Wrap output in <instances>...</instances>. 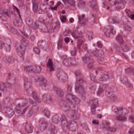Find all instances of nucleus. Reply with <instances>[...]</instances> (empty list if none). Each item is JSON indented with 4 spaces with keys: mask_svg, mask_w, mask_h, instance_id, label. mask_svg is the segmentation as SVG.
Segmentation results:
<instances>
[{
    "mask_svg": "<svg viewBox=\"0 0 134 134\" xmlns=\"http://www.w3.org/2000/svg\"><path fill=\"white\" fill-rule=\"evenodd\" d=\"M76 77V82L75 84V90L81 94H85L86 91L84 90V86H87V83L82 78L81 73L77 71L75 73Z\"/></svg>",
    "mask_w": 134,
    "mask_h": 134,
    "instance_id": "1",
    "label": "nucleus"
},
{
    "mask_svg": "<svg viewBox=\"0 0 134 134\" xmlns=\"http://www.w3.org/2000/svg\"><path fill=\"white\" fill-rule=\"evenodd\" d=\"M112 110L116 114L115 119L116 120L121 121L126 119V115L127 113L126 109L121 107H118L115 105H113L112 107Z\"/></svg>",
    "mask_w": 134,
    "mask_h": 134,
    "instance_id": "2",
    "label": "nucleus"
},
{
    "mask_svg": "<svg viewBox=\"0 0 134 134\" xmlns=\"http://www.w3.org/2000/svg\"><path fill=\"white\" fill-rule=\"evenodd\" d=\"M82 34H80L77 29L74 28L73 31L71 33L72 36L74 38L77 39V46L79 49V52L80 53L81 49L80 46L82 44L83 42V39Z\"/></svg>",
    "mask_w": 134,
    "mask_h": 134,
    "instance_id": "3",
    "label": "nucleus"
},
{
    "mask_svg": "<svg viewBox=\"0 0 134 134\" xmlns=\"http://www.w3.org/2000/svg\"><path fill=\"white\" fill-rule=\"evenodd\" d=\"M66 98L67 102L72 104H77L80 102L79 99L73 95L71 93L67 94Z\"/></svg>",
    "mask_w": 134,
    "mask_h": 134,
    "instance_id": "4",
    "label": "nucleus"
},
{
    "mask_svg": "<svg viewBox=\"0 0 134 134\" xmlns=\"http://www.w3.org/2000/svg\"><path fill=\"white\" fill-rule=\"evenodd\" d=\"M12 8L14 12H16L18 14L19 18L18 19H15L13 21V24L16 27H20L22 25V21L20 18V16L19 14V11L18 9L15 6H13Z\"/></svg>",
    "mask_w": 134,
    "mask_h": 134,
    "instance_id": "5",
    "label": "nucleus"
},
{
    "mask_svg": "<svg viewBox=\"0 0 134 134\" xmlns=\"http://www.w3.org/2000/svg\"><path fill=\"white\" fill-rule=\"evenodd\" d=\"M105 95L109 99L114 100L116 97L113 89L110 88H108L107 89L105 92Z\"/></svg>",
    "mask_w": 134,
    "mask_h": 134,
    "instance_id": "6",
    "label": "nucleus"
},
{
    "mask_svg": "<svg viewBox=\"0 0 134 134\" xmlns=\"http://www.w3.org/2000/svg\"><path fill=\"white\" fill-rule=\"evenodd\" d=\"M61 121L62 125H64V127H66L68 129L69 128V125L71 124V121L67 120L65 116L64 115H62L60 119Z\"/></svg>",
    "mask_w": 134,
    "mask_h": 134,
    "instance_id": "7",
    "label": "nucleus"
},
{
    "mask_svg": "<svg viewBox=\"0 0 134 134\" xmlns=\"http://www.w3.org/2000/svg\"><path fill=\"white\" fill-rule=\"evenodd\" d=\"M104 34L106 37H108L110 36V33L109 32H110V33L113 34H115L116 33V31L114 30V28L113 26H110L109 27V30H107V31L104 29Z\"/></svg>",
    "mask_w": 134,
    "mask_h": 134,
    "instance_id": "8",
    "label": "nucleus"
},
{
    "mask_svg": "<svg viewBox=\"0 0 134 134\" xmlns=\"http://www.w3.org/2000/svg\"><path fill=\"white\" fill-rule=\"evenodd\" d=\"M121 81L123 83L126 85L127 87H129L131 89L133 88L132 85L130 83L126 77H123L121 79Z\"/></svg>",
    "mask_w": 134,
    "mask_h": 134,
    "instance_id": "9",
    "label": "nucleus"
},
{
    "mask_svg": "<svg viewBox=\"0 0 134 134\" xmlns=\"http://www.w3.org/2000/svg\"><path fill=\"white\" fill-rule=\"evenodd\" d=\"M24 128L25 131L28 133H31L33 130L31 124L28 123H26L24 125Z\"/></svg>",
    "mask_w": 134,
    "mask_h": 134,
    "instance_id": "10",
    "label": "nucleus"
},
{
    "mask_svg": "<svg viewBox=\"0 0 134 134\" xmlns=\"http://www.w3.org/2000/svg\"><path fill=\"white\" fill-rule=\"evenodd\" d=\"M39 127L41 130H44L47 127V125L46 122L45 121H42L41 120L39 121Z\"/></svg>",
    "mask_w": 134,
    "mask_h": 134,
    "instance_id": "11",
    "label": "nucleus"
},
{
    "mask_svg": "<svg viewBox=\"0 0 134 134\" xmlns=\"http://www.w3.org/2000/svg\"><path fill=\"white\" fill-rule=\"evenodd\" d=\"M16 49L19 55H21V57L24 54V50L20 46H16Z\"/></svg>",
    "mask_w": 134,
    "mask_h": 134,
    "instance_id": "12",
    "label": "nucleus"
},
{
    "mask_svg": "<svg viewBox=\"0 0 134 134\" xmlns=\"http://www.w3.org/2000/svg\"><path fill=\"white\" fill-rule=\"evenodd\" d=\"M89 103L91 105V108H96L98 105V100L95 99H93L90 101Z\"/></svg>",
    "mask_w": 134,
    "mask_h": 134,
    "instance_id": "13",
    "label": "nucleus"
},
{
    "mask_svg": "<svg viewBox=\"0 0 134 134\" xmlns=\"http://www.w3.org/2000/svg\"><path fill=\"white\" fill-rule=\"evenodd\" d=\"M5 26L12 33L15 34H18V32H17V30L13 28V26H11L10 25L6 24L5 25Z\"/></svg>",
    "mask_w": 134,
    "mask_h": 134,
    "instance_id": "14",
    "label": "nucleus"
},
{
    "mask_svg": "<svg viewBox=\"0 0 134 134\" xmlns=\"http://www.w3.org/2000/svg\"><path fill=\"white\" fill-rule=\"evenodd\" d=\"M36 0H32L33 3V9L34 12L36 13L38 10V3L37 2H35Z\"/></svg>",
    "mask_w": 134,
    "mask_h": 134,
    "instance_id": "15",
    "label": "nucleus"
},
{
    "mask_svg": "<svg viewBox=\"0 0 134 134\" xmlns=\"http://www.w3.org/2000/svg\"><path fill=\"white\" fill-rule=\"evenodd\" d=\"M80 23V24L85 25L87 22V19L85 17V15H82L81 16L78 18Z\"/></svg>",
    "mask_w": 134,
    "mask_h": 134,
    "instance_id": "16",
    "label": "nucleus"
},
{
    "mask_svg": "<svg viewBox=\"0 0 134 134\" xmlns=\"http://www.w3.org/2000/svg\"><path fill=\"white\" fill-rule=\"evenodd\" d=\"M120 46L122 50L124 52H127L130 50L129 47L126 44L123 43L120 45Z\"/></svg>",
    "mask_w": 134,
    "mask_h": 134,
    "instance_id": "17",
    "label": "nucleus"
},
{
    "mask_svg": "<svg viewBox=\"0 0 134 134\" xmlns=\"http://www.w3.org/2000/svg\"><path fill=\"white\" fill-rule=\"evenodd\" d=\"M77 110H74L72 112L70 118L71 119L74 120L77 119L78 118L77 115Z\"/></svg>",
    "mask_w": 134,
    "mask_h": 134,
    "instance_id": "18",
    "label": "nucleus"
},
{
    "mask_svg": "<svg viewBox=\"0 0 134 134\" xmlns=\"http://www.w3.org/2000/svg\"><path fill=\"white\" fill-rule=\"evenodd\" d=\"M47 66L50 69V71H51L54 70V68L53 67V64L52 61L50 59H49L48 60Z\"/></svg>",
    "mask_w": 134,
    "mask_h": 134,
    "instance_id": "19",
    "label": "nucleus"
},
{
    "mask_svg": "<svg viewBox=\"0 0 134 134\" xmlns=\"http://www.w3.org/2000/svg\"><path fill=\"white\" fill-rule=\"evenodd\" d=\"M24 70L26 71H32L34 72V71H35V66H27L24 68Z\"/></svg>",
    "mask_w": 134,
    "mask_h": 134,
    "instance_id": "20",
    "label": "nucleus"
},
{
    "mask_svg": "<svg viewBox=\"0 0 134 134\" xmlns=\"http://www.w3.org/2000/svg\"><path fill=\"white\" fill-rule=\"evenodd\" d=\"M65 4L68 3L70 6H74L75 5L74 0H62Z\"/></svg>",
    "mask_w": 134,
    "mask_h": 134,
    "instance_id": "21",
    "label": "nucleus"
},
{
    "mask_svg": "<svg viewBox=\"0 0 134 134\" xmlns=\"http://www.w3.org/2000/svg\"><path fill=\"white\" fill-rule=\"evenodd\" d=\"M116 40L120 44V45L123 43L124 42V41L123 40L122 35L120 34H118L117 36Z\"/></svg>",
    "mask_w": 134,
    "mask_h": 134,
    "instance_id": "22",
    "label": "nucleus"
},
{
    "mask_svg": "<svg viewBox=\"0 0 134 134\" xmlns=\"http://www.w3.org/2000/svg\"><path fill=\"white\" fill-rule=\"evenodd\" d=\"M54 90L56 91L58 97H62L63 96V93L61 90L56 88Z\"/></svg>",
    "mask_w": 134,
    "mask_h": 134,
    "instance_id": "23",
    "label": "nucleus"
},
{
    "mask_svg": "<svg viewBox=\"0 0 134 134\" xmlns=\"http://www.w3.org/2000/svg\"><path fill=\"white\" fill-rule=\"evenodd\" d=\"M126 14L129 18L132 20H134V12L133 13L130 10H126Z\"/></svg>",
    "mask_w": 134,
    "mask_h": 134,
    "instance_id": "24",
    "label": "nucleus"
},
{
    "mask_svg": "<svg viewBox=\"0 0 134 134\" xmlns=\"http://www.w3.org/2000/svg\"><path fill=\"white\" fill-rule=\"evenodd\" d=\"M5 84L2 83H0V90L3 92H6L7 90V87Z\"/></svg>",
    "mask_w": 134,
    "mask_h": 134,
    "instance_id": "25",
    "label": "nucleus"
},
{
    "mask_svg": "<svg viewBox=\"0 0 134 134\" xmlns=\"http://www.w3.org/2000/svg\"><path fill=\"white\" fill-rule=\"evenodd\" d=\"M109 78L107 74H104L103 75L101 78H99V80L102 81H105L107 80Z\"/></svg>",
    "mask_w": 134,
    "mask_h": 134,
    "instance_id": "26",
    "label": "nucleus"
},
{
    "mask_svg": "<svg viewBox=\"0 0 134 134\" xmlns=\"http://www.w3.org/2000/svg\"><path fill=\"white\" fill-rule=\"evenodd\" d=\"M103 128L107 130H108L110 126L109 122H105L103 123Z\"/></svg>",
    "mask_w": 134,
    "mask_h": 134,
    "instance_id": "27",
    "label": "nucleus"
},
{
    "mask_svg": "<svg viewBox=\"0 0 134 134\" xmlns=\"http://www.w3.org/2000/svg\"><path fill=\"white\" fill-rule=\"evenodd\" d=\"M59 117L58 116H54L52 119V122L54 123H58L59 122Z\"/></svg>",
    "mask_w": 134,
    "mask_h": 134,
    "instance_id": "28",
    "label": "nucleus"
},
{
    "mask_svg": "<svg viewBox=\"0 0 134 134\" xmlns=\"http://www.w3.org/2000/svg\"><path fill=\"white\" fill-rule=\"evenodd\" d=\"M98 62L99 64L102 65H105L106 62L103 57H100L98 59Z\"/></svg>",
    "mask_w": 134,
    "mask_h": 134,
    "instance_id": "29",
    "label": "nucleus"
},
{
    "mask_svg": "<svg viewBox=\"0 0 134 134\" xmlns=\"http://www.w3.org/2000/svg\"><path fill=\"white\" fill-rule=\"evenodd\" d=\"M88 54H87L84 57H82V60L85 63H87L90 60Z\"/></svg>",
    "mask_w": 134,
    "mask_h": 134,
    "instance_id": "30",
    "label": "nucleus"
},
{
    "mask_svg": "<svg viewBox=\"0 0 134 134\" xmlns=\"http://www.w3.org/2000/svg\"><path fill=\"white\" fill-rule=\"evenodd\" d=\"M41 84L42 86L44 87L48 85L47 80L44 78H43L41 82Z\"/></svg>",
    "mask_w": 134,
    "mask_h": 134,
    "instance_id": "31",
    "label": "nucleus"
},
{
    "mask_svg": "<svg viewBox=\"0 0 134 134\" xmlns=\"http://www.w3.org/2000/svg\"><path fill=\"white\" fill-rule=\"evenodd\" d=\"M91 5L92 7L95 9H97V6L96 1H93L91 2Z\"/></svg>",
    "mask_w": 134,
    "mask_h": 134,
    "instance_id": "32",
    "label": "nucleus"
},
{
    "mask_svg": "<svg viewBox=\"0 0 134 134\" xmlns=\"http://www.w3.org/2000/svg\"><path fill=\"white\" fill-rule=\"evenodd\" d=\"M95 49L96 50L93 51H92L91 50H90L89 51V53L90 54L91 53L93 55L97 56L99 54V51L96 49Z\"/></svg>",
    "mask_w": 134,
    "mask_h": 134,
    "instance_id": "33",
    "label": "nucleus"
},
{
    "mask_svg": "<svg viewBox=\"0 0 134 134\" xmlns=\"http://www.w3.org/2000/svg\"><path fill=\"white\" fill-rule=\"evenodd\" d=\"M63 63L64 64H65L66 63H67L68 64L69 66L71 65L72 63L71 59L69 58H67V59H66L64 61H63Z\"/></svg>",
    "mask_w": 134,
    "mask_h": 134,
    "instance_id": "34",
    "label": "nucleus"
},
{
    "mask_svg": "<svg viewBox=\"0 0 134 134\" xmlns=\"http://www.w3.org/2000/svg\"><path fill=\"white\" fill-rule=\"evenodd\" d=\"M63 5V4L60 2H57V4L55 6L53 7H50V8L52 10H56L57 7L59 6H60L61 7Z\"/></svg>",
    "mask_w": 134,
    "mask_h": 134,
    "instance_id": "35",
    "label": "nucleus"
},
{
    "mask_svg": "<svg viewBox=\"0 0 134 134\" xmlns=\"http://www.w3.org/2000/svg\"><path fill=\"white\" fill-rule=\"evenodd\" d=\"M32 96L34 99L37 102H39L40 100L38 98V97L37 96L36 93L33 92L32 93Z\"/></svg>",
    "mask_w": 134,
    "mask_h": 134,
    "instance_id": "36",
    "label": "nucleus"
},
{
    "mask_svg": "<svg viewBox=\"0 0 134 134\" xmlns=\"http://www.w3.org/2000/svg\"><path fill=\"white\" fill-rule=\"evenodd\" d=\"M31 110L32 109L31 108H28L27 110L28 113L27 114V116L28 117H30L32 114L33 112Z\"/></svg>",
    "mask_w": 134,
    "mask_h": 134,
    "instance_id": "37",
    "label": "nucleus"
},
{
    "mask_svg": "<svg viewBox=\"0 0 134 134\" xmlns=\"http://www.w3.org/2000/svg\"><path fill=\"white\" fill-rule=\"evenodd\" d=\"M124 28L126 30L128 31H130L132 29V27L131 26L127 25H124Z\"/></svg>",
    "mask_w": 134,
    "mask_h": 134,
    "instance_id": "38",
    "label": "nucleus"
},
{
    "mask_svg": "<svg viewBox=\"0 0 134 134\" xmlns=\"http://www.w3.org/2000/svg\"><path fill=\"white\" fill-rule=\"evenodd\" d=\"M35 71H34V72L35 73H39L41 71V67L40 66L37 67L36 66H35Z\"/></svg>",
    "mask_w": 134,
    "mask_h": 134,
    "instance_id": "39",
    "label": "nucleus"
},
{
    "mask_svg": "<svg viewBox=\"0 0 134 134\" xmlns=\"http://www.w3.org/2000/svg\"><path fill=\"white\" fill-rule=\"evenodd\" d=\"M1 12L2 14L3 15L8 16H10V14L5 9L2 10V11H1Z\"/></svg>",
    "mask_w": 134,
    "mask_h": 134,
    "instance_id": "40",
    "label": "nucleus"
},
{
    "mask_svg": "<svg viewBox=\"0 0 134 134\" xmlns=\"http://www.w3.org/2000/svg\"><path fill=\"white\" fill-rule=\"evenodd\" d=\"M43 112L44 114L47 117L49 116L50 115V113L49 111L48 110V109H44Z\"/></svg>",
    "mask_w": 134,
    "mask_h": 134,
    "instance_id": "41",
    "label": "nucleus"
},
{
    "mask_svg": "<svg viewBox=\"0 0 134 134\" xmlns=\"http://www.w3.org/2000/svg\"><path fill=\"white\" fill-rule=\"evenodd\" d=\"M62 41L59 40L58 44V49H62Z\"/></svg>",
    "mask_w": 134,
    "mask_h": 134,
    "instance_id": "42",
    "label": "nucleus"
},
{
    "mask_svg": "<svg viewBox=\"0 0 134 134\" xmlns=\"http://www.w3.org/2000/svg\"><path fill=\"white\" fill-rule=\"evenodd\" d=\"M60 19L62 23H65L66 21V17L62 15L60 16Z\"/></svg>",
    "mask_w": 134,
    "mask_h": 134,
    "instance_id": "43",
    "label": "nucleus"
},
{
    "mask_svg": "<svg viewBox=\"0 0 134 134\" xmlns=\"http://www.w3.org/2000/svg\"><path fill=\"white\" fill-rule=\"evenodd\" d=\"M88 67L90 70H92L94 69V65L92 63H90L88 65Z\"/></svg>",
    "mask_w": 134,
    "mask_h": 134,
    "instance_id": "44",
    "label": "nucleus"
},
{
    "mask_svg": "<svg viewBox=\"0 0 134 134\" xmlns=\"http://www.w3.org/2000/svg\"><path fill=\"white\" fill-rule=\"evenodd\" d=\"M117 130V128L115 127L110 126L108 131L111 132H115Z\"/></svg>",
    "mask_w": 134,
    "mask_h": 134,
    "instance_id": "45",
    "label": "nucleus"
},
{
    "mask_svg": "<svg viewBox=\"0 0 134 134\" xmlns=\"http://www.w3.org/2000/svg\"><path fill=\"white\" fill-rule=\"evenodd\" d=\"M103 91V88H102L100 87L97 92V94L98 96L100 95Z\"/></svg>",
    "mask_w": 134,
    "mask_h": 134,
    "instance_id": "46",
    "label": "nucleus"
},
{
    "mask_svg": "<svg viewBox=\"0 0 134 134\" xmlns=\"http://www.w3.org/2000/svg\"><path fill=\"white\" fill-rule=\"evenodd\" d=\"M126 71L127 72H133L134 73V69L132 68H129L126 69Z\"/></svg>",
    "mask_w": 134,
    "mask_h": 134,
    "instance_id": "47",
    "label": "nucleus"
},
{
    "mask_svg": "<svg viewBox=\"0 0 134 134\" xmlns=\"http://www.w3.org/2000/svg\"><path fill=\"white\" fill-rule=\"evenodd\" d=\"M51 131L53 133H57V131L54 127V126H52L51 128Z\"/></svg>",
    "mask_w": 134,
    "mask_h": 134,
    "instance_id": "48",
    "label": "nucleus"
},
{
    "mask_svg": "<svg viewBox=\"0 0 134 134\" xmlns=\"http://www.w3.org/2000/svg\"><path fill=\"white\" fill-rule=\"evenodd\" d=\"M34 51L36 54H38L40 53V50L37 47H35L34 49Z\"/></svg>",
    "mask_w": 134,
    "mask_h": 134,
    "instance_id": "49",
    "label": "nucleus"
},
{
    "mask_svg": "<svg viewBox=\"0 0 134 134\" xmlns=\"http://www.w3.org/2000/svg\"><path fill=\"white\" fill-rule=\"evenodd\" d=\"M113 23H120V21L119 20L116 18H114L113 19Z\"/></svg>",
    "mask_w": 134,
    "mask_h": 134,
    "instance_id": "50",
    "label": "nucleus"
},
{
    "mask_svg": "<svg viewBox=\"0 0 134 134\" xmlns=\"http://www.w3.org/2000/svg\"><path fill=\"white\" fill-rule=\"evenodd\" d=\"M72 87L70 86H68L67 89V94H69V93H71Z\"/></svg>",
    "mask_w": 134,
    "mask_h": 134,
    "instance_id": "51",
    "label": "nucleus"
},
{
    "mask_svg": "<svg viewBox=\"0 0 134 134\" xmlns=\"http://www.w3.org/2000/svg\"><path fill=\"white\" fill-rule=\"evenodd\" d=\"M134 132V128L132 127L129 131L128 134H133Z\"/></svg>",
    "mask_w": 134,
    "mask_h": 134,
    "instance_id": "52",
    "label": "nucleus"
},
{
    "mask_svg": "<svg viewBox=\"0 0 134 134\" xmlns=\"http://www.w3.org/2000/svg\"><path fill=\"white\" fill-rule=\"evenodd\" d=\"M92 33H89L87 35L88 37L89 40L92 39L93 36Z\"/></svg>",
    "mask_w": 134,
    "mask_h": 134,
    "instance_id": "53",
    "label": "nucleus"
},
{
    "mask_svg": "<svg viewBox=\"0 0 134 134\" xmlns=\"http://www.w3.org/2000/svg\"><path fill=\"white\" fill-rule=\"evenodd\" d=\"M26 101L25 99H23L22 100L21 104V107H23L26 104Z\"/></svg>",
    "mask_w": 134,
    "mask_h": 134,
    "instance_id": "54",
    "label": "nucleus"
},
{
    "mask_svg": "<svg viewBox=\"0 0 134 134\" xmlns=\"http://www.w3.org/2000/svg\"><path fill=\"white\" fill-rule=\"evenodd\" d=\"M90 77L91 80L93 81L95 78V76L92 73H91L90 74Z\"/></svg>",
    "mask_w": 134,
    "mask_h": 134,
    "instance_id": "55",
    "label": "nucleus"
},
{
    "mask_svg": "<svg viewBox=\"0 0 134 134\" xmlns=\"http://www.w3.org/2000/svg\"><path fill=\"white\" fill-rule=\"evenodd\" d=\"M96 108H91V111L93 114H95L96 113Z\"/></svg>",
    "mask_w": 134,
    "mask_h": 134,
    "instance_id": "56",
    "label": "nucleus"
},
{
    "mask_svg": "<svg viewBox=\"0 0 134 134\" xmlns=\"http://www.w3.org/2000/svg\"><path fill=\"white\" fill-rule=\"evenodd\" d=\"M129 120L132 122H134V116L131 115L130 116Z\"/></svg>",
    "mask_w": 134,
    "mask_h": 134,
    "instance_id": "57",
    "label": "nucleus"
},
{
    "mask_svg": "<svg viewBox=\"0 0 134 134\" xmlns=\"http://www.w3.org/2000/svg\"><path fill=\"white\" fill-rule=\"evenodd\" d=\"M97 18V16L96 14H93L92 15V19L94 20Z\"/></svg>",
    "mask_w": 134,
    "mask_h": 134,
    "instance_id": "58",
    "label": "nucleus"
},
{
    "mask_svg": "<svg viewBox=\"0 0 134 134\" xmlns=\"http://www.w3.org/2000/svg\"><path fill=\"white\" fill-rule=\"evenodd\" d=\"M79 5L84 6L85 5V3L83 1H80L79 2Z\"/></svg>",
    "mask_w": 134,
    "mask_h": 134,
    "instance_id": "59",
    "label": "nucleus"
},
{
    "mask_svg": "<svg viewBox=\"0 0 134 134\" xmlns=\"http://www.w3.org/2000/svg\"><path fill=\"white\" fill-rule=\"evenodd\" d=\"M5 84L9 88H11L12 87V85L9 82H6Z\"/></svg>",
    "mask_w": 134,
    "mask_h": 134,
    "instance_id": "60",
    "label": "nucleus"
},
{
    "mask_svg": "<svg viewBox=\"0 0 134 134\" xmlns=\"http://www.w3.org/2000/svg\"><path fill=\"white\" fill-rule=\"evenodd\" d=\"M71 54L72 56L75 55L76 54V49H75L71 52Z\"/></svg>",
    "mask_w": 134,
    "mask_h": 134,
    "instance_id": "61",
    "label": "nucleus"
},
{
    "mask_svg": "<svg viewBox=\"0 0 134 134\" xmlns=\"http://www.w3.org/2000/svg\"><path fill=\"white\" fill-rule=\"evenodd\" d=\"M92 123L94 124L98 125V120H94L93 121Z\"/></svg>",
    "mask_w": 134,
    "mask_h": 134,
    "instance_id": "62",
    "label": "nucleus"
},
{
    "mask_svg": "<svg viewBox=\"0 0 134 134\" xmlns=\"http://www.w3.org/2000/svg\"><path fill=\"white\" fill-rule=\"evenodd\" d=\"M69 39L68 37H66L64 38V41L66 43H68L69 42Z\"/></svg>",
    "mask_w": 134,
    "mask_h": 134,
    "instance_id": "63",
    "label": "nucleus"
},
{
    "mask_svg": "<svg viewBox=\"0 0 134 134\" xmlns=\"http://www.w3.org/2000/svg\"><path fill=\"white\" fill-rule=\"evenodd\" d=\"M97 43L98 46L100 48L102 47V44L100 42H98Z\"/></svg>",
    "mask_w": 134,
    "mask_h": 134,
    "instance_id": "64",
    "label": "nucleus"
}]
</instances>
